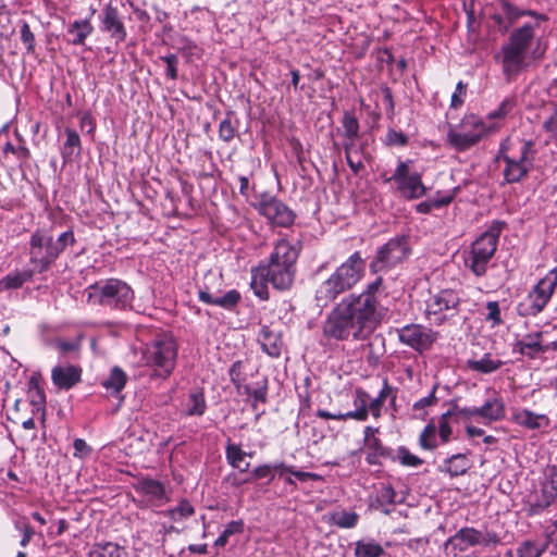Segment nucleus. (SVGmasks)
<instances>
[{"label":"nucleus","mask_w":557,"mask_h":557,"mask_svg":"<svg viewBox=\"0 0 557 557\" xmlns=\"http://www.w3.org/2000/svg\"><path fill=\"white\" fill-rule=\"evenodd\" d=\"M382 283L379 276L362 293L348 295L336 304L322 324L323 337L338 342L367 339L382 319L377 298Z\"/></svg>","instance_id":"nucleus-1"},{"label":"nucleus","mask_w":557,"mask_h":557,"mask_svg":"<svg viewBox=\"0 0 557 557\" xmlns=\"http://www.w3.org/2000/svg\"><path fill=\"white\" fill-rule=\"evenodd\" d=\"M366 261L359 251L354 252L335 272L315 289L314 299L319 307H326L339 294L351 289L363 276Z\"/></svg>","instance_id":"nucleus-2"},{"label":"nucleus","mask_w":557,"mask_h":557,"mask_svg":"<svg viewBox=\"0 0 557 557\" xmlns=\"http://www.w3.org/2000/svg\"><path fill=\"white\" fill-rule=\"evenodd\" d=\"M75 244L73 231L69 230L54 237L47 230H37L29 238V263L36 273H44L50 269L67 246Z\"/></svg>","instance_id":"nucleus-3"},{"label":"nucleus","mask_w":557,"mask_h":557,"mask_svg":"<svg viewBox=\"0 0 557 557\" xmlns=\"http://www.w3.org/2000/svg\"><path fill=\"white\" fill-rule=\"evenodd\" d=\"M87 299L92 305L126 310L132 307L134 292L124 281L108 278L88 286Z\"/></svg>","instance_id":"nucleus-4"},{"label":"nucleus","mask_w":557,"mask_h":557,"mask_svg":"<svg viewBox=\"0 0 557 557\" xmlns=\"http://www.w3.org/2000/svg\"><path fill=\"white\" fill-rule=\"evenodd\" d=\"M296 274V267L269 261L251 270L250 286L256 296L262 300L269 298L267 283L277 290H287L292 287Z\"/></svg>","instance_id":"nucleus-5"},{"label":"nucleus","mask_w":557,"mask_h":557,"mask_svg":"<svg viewBox=\"0 0 557 557\" xmlns=\"http://www.w3.org/2000/svg\"><path fill=\"white\" fill-rule=\"evenodd\" d=\"M504 225V222H494L472 243L469 255L465 258V264L475 276H483L486 273L487 265L496 252Z\"/></svg>","instance_id":"nucleus-6"},{"label":"nucleus","mask_w":557,"mask_h":557,"mask_svg":"<svg viewBox=\"0 0 557 557\" xmlns=\"http://www.w3.org/2000/svg\"><path fill=\"white\" fill-rule=\"evenodd\" d=\"M143 358L146 366L153 369L156 376L166 379L175 369L177 345L172 336L159 335L146 346Z\"/></svg>","instance_id":"nucleus-7"},{"label":"nucleus","mask_w":557,"mask_h":557,"mask_svg":"<svg viewBox=\"0 0 557 557\" xmlns=\"http://www.w3.org/2000/svg\"><path fill=\"white\" fill-rule=\"evenodd\" d=\"M557 287V267L552 269L529 292L525 302L518 306L521 317H536L550 301Z\"/></svg>","instance_id":"nucleus-8"},{"label":"nucleus","mask_w":557,"mask_h":557,"mask_svg":"<svg viewBox=\"0 0 557 557\" xmlns=\"http://www.w3.org/2000/svg\"><path fill=\"white\" fill-rule=\"evenodd\" d=\"M410 253L411 248L407 236L399 235L393 237L377 249L374 259L370 263V270L376 273L394 268L404 262Z\"/></svg>","instance_id":"nucleus-9"},{"label":"nucleus","mask_w":557,"mask_h":557,"mask_svg":"<svg viewBox=\"0 0 557 557\" xmlns=\"http://www.w3.org/2000/svg\"><path fill=\"white\" fill-rule=\"evenodd\" d=\"M532 147L533 143L531 140L523 141L520 149V156L518 158H513L505 153V145H502L496 160H502L505 162V168L503 171L505 183H519L528 175L532 168L533 161Z\"/></svg>","instance_id":"nucleus-10"},{"label":"nucleus","mask_w":557,"mask_h":557,"mask_svg":"<svg viewBox=\"0 0 557 557\" xmlns=\"http://www.w3.org/2000/svg\"><path fill=\"white\" fill-rule=\"evenodd\" d=\"M486 132L485 123L479 116L469 114L462 119L459 129L448 131L447 139L454 148L465 151L476 145Z\"/></svg>","instance_id":"nucleus-11"},{"label":"nucleus","mask_w":557,"mask_h":557,"mask_svg":"<svg viewBox=\"0 0 557 557\" xmlns=\"http://www.w3.org/2000/svg\"><path fill=\"white\" fill-rule=\"evenodd\" d=\"M409 163V161H399L393 175L389 177L383 176V180L385 183L394 181L401 196L413 200L423 197L428 189L422 182L421 174L418 172L410 173Z\"/></svg>","instance_id":"nucleus-12"},{"label":"nucleus","mask_w":557,"mask_h":557,"mask_svg":"<svg viewBox=\"0 0 557 557\" xmlns=\"http://www.w3.org/2000/svg\"><path fill=\"white\" fill-rule=\"evenodd\" d=\"M459 304L460 298L455 292L449 289L441 290L428 299L425 308L426 318L440 325L448 317L457 312Z\"/></svg>","instance_id":"nucleus-13"},{"label":"nucleus","mask_w":557,"mask_h":557,"mask_svg":"<svg viewBox=\"0 0 557 557\" xmlns=\"http://www.w3.org/2000/svg\"><path fill=\"white\" fill-rule=\"evenodd\" d=\"M257 209L272 225L288 227L295 221L294 211L273 196L262 195Z\"/></svg>","instance_id":"nucleus-14"},{"label":"nucleus","mask_w":557,"mask_h":557,"mask_svg":"<svg viewBox=\"0 0 557 557\" xmlns=\"http://www.w3.org/2000/svg\"><path fill=\"white\" fill-rule=\"evenodd\" d=\"M397 332L403 344L419 352L429 349L436 339L435 332L420 324L405 325Z\"/></svg>","instance_id":"nucleus-15"},{"label":"nucleus","mask_w":557,"mask_h":557,"mask_svg":"<svg viewBox=\"0 0 557 557\" xmlns=\"http://www.w3.org/2000/svg\"><path fill=\"white\" fill-rule=\"evenodd\" d=\"M478 545V529L465 527L446 540L444 543V550L448 556L451 555L453 557H457L460 553Z\"/></svg>","instance_id":"nucleus-16"},{"label":"nucleus","mask_w":557,"mask_h":557,"mask_svg":"<svg viewBox=\"0 0 557 557\" xmlns=\"http://www.w3.org/2000/svg\"><path fill=\"white\" fill-rule=\"evenodd\" d=\"M300 250L301 245L298 242H290L286 238H282L274 245L269 261L296 267Z\"/></svg>","instance_id":"nucleus-17"},{"label":"nucleus","mask_w":557,"mask_h":557,"mask_svg":"<svg viewBox=\"0 0 557 557\" xmlns=\"http://www.w3.org/2000/svg\"><path fill=\"white\" fill-rule=\"evenodd\" d=\"M199 299L208 305H214L224 309H233L240 300V294L235 290H228L225 295L221 296L219 292H212L207 285L199 288Z\"/></svg>","instance_id":"nucleus-18"},{"label":"nucleus","mask_w":557,"mask_h":557,"mask_svg":"<svg viewBox=\"0 0 557 557\" xmlns=\"http://www.w3.org/2000/svg\"><path fill=\"white\" fill-rule=\"evenodd\" d=\"M136 493L144 496L147 502L157 505L165 497L164 485L151 478H140L133 483Z\"/></svg>","instance_id":"nucleus-19"},{"label":"nucleus","mask_w":557,"mask_h":557,"mask_svg":"<svg viewBox=\"0 0 557 557\" xmlns=\"http://www.w3.org/2000/svg\"><path fill=\"white\" fill-rule=\"evenodd\" d=\"M502 54L503 73L507 79H510L523 69L525 52L505 45L502 48Z\"/></svg>","instance_id":"nucleus-20"},{"label":"nucleus","mask_w":557,"mask_h":557,"mask_svg":"<svg viewBox=\"0 0 557 557\" xmlns=\"http://www.w3.org/2000/svg\"><path fill=\"white\" fill-rule=\"evenodd\" d=\"M102 29L110 33L116 42H122L126 38V30L120 17L119 11L112 5H107L102 12Z\"/></svg>","instance_id":"nucleus-21"},{"label":"nucleus","mask_w":557,"mask_h":557,"mask_svg":"<svg viewBox=\"0 0 557 557\" xmlns=\"http://www.w3.org/2000/svg\"><path fill=\"white\" fill-rule=\"evenodd\" d=\"M82 377V370L75 366H57L51 371L53 384L60 389H70L76 385Z\"/></svg>","instance_id":"nucleus-22"},{"label":"nucleus","mask_w":557,"mask_h":557,"mask_svg":"<svg viewBox=\"0 0 557 557\" xmlns=\"http://www.w3.org/2000/svg\"><path fill=\"white\" fill-rule=\"evenodd\" d=\"M512 420L520 426L539 430L549 426V419L545 414H539L528 409L517 410L512 413Z\"/></svg>","instance_id":"nucleus-23"},{"label":"nucleus","mask_w":557,"mask_h":557,"mask_svg":"<svg viewBox=\"0 0 557 557\" xmlns=\"http://www.w3.org/2000/svg\"><path fill=\"white\" fill-rule=\"evenodd\" d=\"M542 337V332L528 334L524 336L522 341H518L516 343V350L519 354L529 357L530 359H534L539 354L545 352V348H543V345L541 343Z\"/></svg>","instance_id":"nucleus-24"},{"label":"nucleus","mask_w":557,"mask_h":557,"mask_svg":"<svg viewBox=\"0 0 557 557\" xmlns=\"http://www.w3.org/2000/svg\"><path fill=\"white\" fill-rule=\"evenodd\" d=\"M258 341L262 350L270 357H278L282 350V341L277 333L273 332L269 326L261 327Z\"/></svg>","instance_id":"nucleus-25"},{"label":"nucleus","mask_w":557,"mask_h":557,"mask_svg":"<svg viewBox=\"0 0 557 557\" xmlns=\"http://www.w3.org/2000/svg\"><path fill=\"white\" fill-rule=\"evenodd\" d=\"M533 38L534 27L531 24H524L511 33L507 45L527 52Z\"/></svg>","instance_id":"nucleus-26"},{"label":"nucleus","mask_w":557,"mask_h":557,"mask_svg":"<svg viewBox=\"0 0 557 557\" xmlns=\"http://www.w3.org/2000/svg\"><path fill=\"white\" fill-rule=\"evenodd\" d=\"M478 417L486 422L498 421L505 416L504 403L499 398H493L481 407H476Z\"/></svg>","instance_id":"nucleus-27"},{"label":"nucleus","mask_w":557,"mask_h":557,"mask_svg":"<svg viewBox=\"0 0 557 557\" xmlns=\"http://www.w3.org/2000/svg\"><path fill=\"white\" fill-rule=\"evenodd\" d=\"M225 456L227 462L233 468L239 470L240 472L248 471L250 463L245 461V457L251 456V454L244 451L239 445L227 443L225 447Z\"/></svg>","instance_id":"nucleus-28"},{"label":"nucleus","mask_w":557,"mask_h":557,"mask_svg":"<svg viewBox=\"0 0 557 557\" xmlns=\"http://www.w3.org/2000/svg\"><path fill=\"white\" fill-rule=\"evenodd\" d=\"M368 399L369 395L366 391L361 388H357L355 391L354 405L356 410L345 412V416L348 419H354L357 421H366L369 416L368 409Z\"/></svg>","instance_id":"nucleus-29"},{"label":"nucleus","mask_w":557,"mask_h":557,"mask_svg":"<svg viewBox=\"0 0 557 557\" xmlns=\"http://www.w3.org/2000/svg\"><path fill=\"white\" fill-rule=\"evenodd\" d=\"M94 27L88 20H78L73 22L67 33L72 37L70 42L72 45H84L86 38L92 33Z\"/></svg>","instance_id":"nucleus-30"},{"label":"nucleus","mask_w":557,"mask_h":557,"mask_svg":"<svg viewBox=\"0 0 557 557\" xmlns=\"http://www.w3.org/2000/svg\"><path fill=\"white\" fill-rule=\"evenodd\" d=\"M27 395L33 407L32 412L34 414L41 413L44 418L46 412V396L38 382L34 379L29 381Z\"/></svg>","instance_id":"nucleus-31"},{"label":"nucleus","mask_w":557,"mask_h":557,"mask_svg":"<svg viewBox=\"0 0 557 557\" xmlns=\"http://www.w3.org/2000/svg\"><path fill=\"white\" fill-rule=\"evenodd\" d=\"M127 382L126 373L120 367H113L109 376L103 380L102 386L111 394H119Z\"/></svg>","instance_id":"nucleus-32"},{"label":"nucleus","mask_w":557,"mask_h":557,"mask_svg":"<svg viewBox=\"0 0 557 557\" xmlns=\"http://www.w3.org/2000/svg\"><path fill=\"white\" fill-rule=\"evenodd\" d=\"M66 140L62 148V158L64 161H71L74 156L81 153V138L78 134L71 128L65 129Z\"/></svg>","instance_id":"nucleus-33"},{"label":"nucleus","mask_w":557,"mask_h":557,"mask_svg":"<svg viewBox=\"0 0 557 557\" xmlns=\"http://www.w3.org/2000/svg\"><path fill=\"white\" fill-rule=\"evenodd\" d=\"M207 404L202 389L195 388L188 395L187 416H202L206 411Z\"/></svg>","instance_id":"nucleus-34"},{"label":"nucleus","mask_w":557,"mask_h":557,"mask_svg":"<svg viewBox=\"0 0 557 557\" xmlns=\"http://www.w3.org/2000/svg\"><path fill=\"white\" fill-rule=\"evenodd\" d=\"M124 554V548L112 542L97 543L89 550V557H123Z\"/></svg>","instance_id":"nucleus-35"},{"label":"nucleus","mask_w":557,"mask_h":557,"mask_svg":"<svg viewBox=\"0 0 557 557\" xmlns=\"http://www.w3.org/2000/svg\"><path fill=\"white\" fill-rule=\"evenodd\" d=\"M445 471L450 474V476L462 475L469 469V459L465 454H456L450 456L445 460Z\"/></svg>","instance_id":"nucleus-36"},{"label":"nucleus","mask_w":557,"mask_h":557,"mask_svg":"<svg viewBox=\"0 0 557 557\" xmlns=\"http://www.w3.org/2000/svg\"><path fill=\"white\" fill-rule=\"evenodd\" d=\"M503 366L499 359H492L490 355H484L479 360H468V368L481 373H492Z\"/></svg>","instance_id":"nucleus-37"},{"label":"nucleus","mask_w":557,"mask_h":557,"mask_svg":"<svg viewBox=\"0 0 557 557\" xmlns=\"http://www.w3.org/2000/svg\"><path fill=\"white\" fill-rule=\"evenodd\" d=\"M194 513L195 508L187 499H182L176 507L162 511L163 516L169 517L175 522L186 520Z\"/></svg>","instance_id":"nucleus-38"},{"label":"nucleus","mask_w":557,"mask_h":557,"mask_svg":"<svg viewBox=\"0 0 557 557\" xmlns=\"http://www.w3.org/2000/svg\"><path fill=\"white\" fill-rule=\"evenodd\" d=\"M355 140L356 139H348V141H346L344 144V150H345L346 161H347L350 170L355 174H358L363 169V162H362V158H360V157L355 158V154L358 153V150H361V147L357 146Z\"/></svg>","instance_id":"nucleus-39"},{"label":"nucleus","mask_w":557,"mask_h":557,"mask_svg":"<svg viewBox=\"0 0 557 557\" xmlns=\"http://www.w3.org/2000/svg\"><path fill=\"white\" fill-rule=\"evenodd\" d=\"M557 498V486L554 482H544L541 488V497L537 498L534 507L543 510L550 506Z\"/></svg>","instance_id":"nucleus-40"},{"label":"nucleus","mask_w":557,"mask_h":557,"mask_svg":"<svg viewBox=\"0 0 557 557\" xmlns=\"http://www.w3.org/2000/svg\"><path fill=\"white\" fill-rule=\"evenodd\" d=\"M33 269L25 271H15L9 273L1 280L4 289H16L20 288L25 282L29 281L33 276Z\"/></svg>","instance_id":"nucleus-41"},{"label":"nucleus","mask_w":557,"mask_h":557,"mask_svg":"<svg viewBox=\"0 0 557 557\" xmlns=\"http://www.w3.org/2000/svg\"><path fill=\"white\" fill-rule=\"evenodd\" d=\"M547 548V544L525 540L517 548V557H540Z\"/></svg>","instance_id":"nucleus-42"},{"label":"nucleus","mask_w":557,"mask_h":557,"mask_svg":"<svg viewBox=\"0 0 557 557\" xmlns=\"http://www.w3.org/2000/svg\"><path fill=\"white\" fill-rule=\"evenodd\" d=\"M393 387L388 384V382L385 380L384 383H383V387L382 389L380 391L379 395L376 398H374L373 400L370 401V404L368 405V409L369 411H371L372 416L377 419L381 417V409H382V406L384 405L386 398L388 396H392L393 395Z\"/></svg>","instance_id":"nucleus-43"},{"label":"nucleus","mask_w":557,"mask_h":557,"mask_svg":"<svg viewBox=\"0 0 557 557\" xmlns=\"http://www.w3.org/2000/svg\"><path fill=\"white\" fill-rule=\"evenodd\" d=\"M238 121L233 120V113L228 112L226 116L220 122L219 137L225 143H230L236 134Z\"/></svg>","instance_id":"nucleus-44"},{"label":"nucleus","mask_w":557,"mask_h":557,"mask_svg":"<svg viewBox=\"0 0 557 557\" xmlns=\"http://www.w3.org/2000/svg\"><path fill=\"white\" fill-rule=\"evenodd\" d=\"M243 531H244L243 520H233V521L228 522L225 525V529L223 530L221 535L215 540L214 546L215 547H224L227 544L230 536H232L234 534H240Z\"/></svg>","instance_id":"nucleus-45"},{"label":"nucleus","mask_w":557,"mask_h":557,"mask_svg":"<svg viewBox=\"0 0 557 557\" xmlns=\"http://www.w3.org/2000/svg\"><path fill=\"white\" fill-rule=\"evenodd\" d=\"M384 553L382 546L374 542L358 541L356 543V557H380Z\"/></svg>","instance_id":"nucleus-46"},{"label":"nucleus","mask_w":557,"mask_h":557,"mask_svg":"<svg viewBox=\"0 0 557 557\" xmlns=\"http://www.w3.org/2000/svg\"><path fill=\"white\" fill-rule=\"evenodd\" d=\"M419 445L425 450H434L437 447L436 426L429 423L419 436Z\"/></svg>","instance_id":"nucleus-47"},{"label":"nucleus","mask_w":557,"mask_h":557,"mask_svg":"<svg viewBox=\"0 0 557 557\" xmlns=\"http://www.w3.org/2000/svg\"><path fill=\"white\" fill-rule=\"evenodd\" d=\"M14 528L22 535L20 545L22 547H26L29 544L33 536L35 535L34 529L32 528V525L29 524V522L26 518H20L17 520H15Z\"/></svg>","instance_id":"nucleus-48"},{"label":"nucleus","mask_w":557,"mask_h":557,"mask_svg":"<svg viewBox=\"0 0 557 557\" xmlns=\"http://www.w3.org/2000/svg\"><path fill=\"white\" fill-rule=\"evenodd\" d=\"M453 411H446L438 420V437L443 444L448 443L453 434V429L449 423V420L453 418Z\"/></svg>","instance_id":"nucleus-49"},{"label":"nucleus","mask_w":557,"mask_h":557,"mask_svg":"<svg viewBox=\"0 0 557 557\" xmlns=\"http://www.w3.org/2000/svg\"><path fill=\"white\" fill-rule=\"evenodd\" d=\"M344 133L347 139H356L359 136V122L357 117L346 112L343 117Z\"/></svg>","instance_id":"nucleus-50"},{"label":"nucleus","mask_w":557,"mask_h":557,"mask_svg":"<svg viewBox=\"0 0 557 557\" xmlns=\"http://www.w3.org/2000/svg\"><path fill=\"white\" fill-rule=\"evenodd\" d=\"M358 515L356 512H336L333 515V522L344 529L354 528L358 522Z\"/></svg>","instance_id":"nucleus-51"},{"label":"nucleus","mask_w":557,"mask_h":557,"mask_svg":"<svg viewBox=\"0 0 557 557\" xmlns=\"http://www.w3.org/2000/svg\"><path fill=\"white\" fill-rule=\"evenodd\" d=\"M397 457L403 466L406 467H419L423 463V460L418 456L411 454L406 447L400 446L397 449Z\"/></svg>","instance_id":"nucleus-52"},{"label":"nucleus","mask_w":557,"mask_h":557,"mask_svg":"<svg viewBox=\"0 0 557 557\" xmlns=\"http://www.w3.org/2000/svg\"><path fill=\"white\" fill-rule=\"evenodd\" d=\"M479 545L483 547H495L500 543V537L493 531H481L478 530Z\"/></svg>","instance_id":"nucleus-53"},{"label":"nucleus","mask_w":557,"mask_h":557,"mask_svg":"<svg viewBox=\"0 0 557 557\" xmlns=\"http://www.w3.org/2000/svg\"><path fill=\"white\" fill-rule=\"evenodd\" d=\"M543 129L549 134L550 140L557 145V107L543 122Z\"/></svg>","instance_id":"nucleus-54"},{"label":"nucleus","mask_w":557,"mask_h":557,"mask_svg":"<svg viewBox=\"0 0 557 557\" xmlns=\"http://www.w3.org/2000/svg\"><path fill=\"white\" fill-rule=\"evenodd\" d=\"M437 387H438V384H434L430 394L425 397H422L420 398L419 400H417L413 406H412V409L418 411V410H422L426 407H431V406H434L437 404L438 401V398L436 397V391H437Z\"/></svg>","instance_id":"nucleus-55"},{"label":"nucleus","mask_w":557,"mask_h":557,"mask_svg":"<svg viewBox=\"0 0 557 557\" xmlns=\"http://www.w3.org/2000/svg\"><path fill=\"white\" fill-rule=\"evenodd\" d=\"M384 143L387 146L403 147L408 144V137L401 132L389 128L386 133Z\"/></svg>","instance_id":"nucleus-56"},{"label":"nucleus","mask_w":557,"mask_h":557,"mask_svg":"<svg viewBox=\"0 0 557 557\" xmlns=\"http://www.w3.org/2000/svg\"><path fill=\"white\" fill-rule=\"evenodd\" d=\"M21 40L26 46L27 52H34L35 49V35L30 30L28 23L23 22L21 25Z\"/></svg>","instance_id":"nucleus-57"},{"label":"nucleus","mask_w":557,"mask_h":557,"mask_svg":"<svg viewBox=\"0 0 557 557\" xmlns=\"http://www.w3.org/2000/svg\"><path fill=\"white\" fill-rule=\"evenodd\" d=\"M264 478H270V480H272L274 478L273 469H272L271 465H262V466L255 468L251 472V476L245 479L243 482L248 483V482H251L252 480H260V479H264Z\"/></svg>","instance_id":"nucleus-58"},{"label":"nucleus","mask_w":557,"mask_h":557,"mask_svg":"<svg viewBox=\"0 0 557 557\" xmlns=\"http://www.w3.org/2000/svg\"><path fill=\"white\" fill-rule=\"evenodd\" d=\"M499 3L503 12L510 23H513L522 16V10L510 3L508 0H499Z\"/></svg>","instance_id":"nucleus-59"},{"label":"nucleus","mask_w":557,"mask_h":557,"mask_svg":"<svg viewBox=\"0 0 557 557\" xmlns=\"http://www.w3.org/2000/svg\"><path fill=\"white\" fill-rule=\"evenodd\" d=\"M513 100L511 99H505L502 101L499 107L488 113V119H503L505 117L513 108Z\"/></svg>","instance_id":"nucleus-60"},{"label":"nucleus","mask_w":557,"mask_h":557,"mask_svg":"<svg viewBox=\"0 0 557 557\" xmlns=\"http://www.w3.org/2000/svg\"><path fill=\"white\" fill-rule=\"evenodd\" d=\"M161 60L165 62L166 64V73L168 76L171 79L177 78V64H178V58L176 54H168L164 57H161Z\"/></svg>","instance_id":"nucleus-61"},{"label":"nucleus","mask_w":557,"mask_h":557,"mask_svg":"<svg viewBox=\"0 0 557 557\" xmlns=\"http://www.w3.org/2000/svg\"><path fill=\"white\" fill-rule=\"evenodd\" d=\"M486 309L488 311L486 315L487 321H492L494 325H499L502 323L500 310L497 301H488L486 304Z\"/></svg>","instance_id":"nucleus-62"},{"label":"nucleus","mask_w":557,"mask_h":557,"mask_svg":"<svg viewBox=\"0 0 557 557\" xmlns=\"http://www.w3.org/2000/svg\"><path fill=\"white\" fill-rule=\"evenodd\" d=\"M448 411H453V418H455V422L457 423L459 420H458V417H463V418H472V417H478V412H476V407H473V408H468V407H463V408H460L458 407L457 405H454L451 409H449Z\"/></svg>","instance_id":"nucleus-63"},{"label":"nucleus","mask_w":557,"mask_h":557,"mask_svg":"<svg viewBox=\"0 0 557 557\" xmlns=\"http://www.w3.org/2000/svg\"><path fill=\"white\" fill-rule=\"evenodd\" d=\"M466 95V85L462 82H459L456 86V90L451 96L453 108H458L463 103V96Z\"/></svg>","instance_id":"nucleus-64"}]
</instances>
